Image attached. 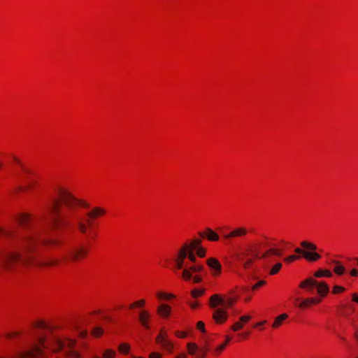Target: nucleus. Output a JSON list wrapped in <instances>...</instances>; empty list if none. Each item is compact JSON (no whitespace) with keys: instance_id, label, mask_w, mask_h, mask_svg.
I'll list each match as a JSON object with an SVG mask.
<instances>
[{"instance_id":"nucleus-1","label":"nucleus","mask_w":358,"mask_h":358,"mask_svg":"<svg viewBox=\"0 0 358 358\" xmlns=\"http://www.w3.org/2000/svg\"><path fill=\"white\" fill-rule=\"evenodd\" d=\"M55 196L49 207L52 227L56 229L75 228L81 234L90 237L93 220L104 215L106 210L95 207L83 217L78 213V207L89 208L87 201L75 197L68 189L61 187H55Z\"/></svg>"},{"instance_id":"nucleus-2","label":"nucleus","mask_w":358,"mask_h":358,"mask_svg":"<svg viewBox=\"0 0 358 358\" xmlns=\"http://www.w3.org/2000/svg\"><path fill=\"white\" fill-rule=\"evenodd\" d=\"M36 230H30L17 238L15 250L3 253L0 258V268L10 271L15 263L36 267L51 266L59 264L62 260L41 252L39 243L44 245L59 243L55 240L41 241Z\"/></svg>"},{"instance_id":"nucleus-3","label":"nucleus","mask_w":358,"mask_h":358,"mask_svg":"<svg viewBox=\"0 0 358 358\" xmlns=\"http://www.w3.org/2000/svg\"><path fill=\"white\" fill-rule=\"evenodd\" d=\"M236 301V298L224 299L218 294H214L210 297V306L214 309L213 318L216 323L222 324L227 320L228 313L225 308L231 307Z\"/></svg>"},{"instance_id":"nucleus-4","label":"nucleus","mask_w":358,"mask_h":358,"mask_svg":"<svg viewBox=\"0 0 358 358\" xmlns=\"http://www.w3.org/2000/svg\"><path fill=\"white\" fill-rule=\"evenodd\" d=\"M182 269L181 276L185 280H192L193 283H199L202 281L201 273L204 271L202 264L186 263Z\"/></svg>"},{"instance_id":"nucleus-5","label":"nucleus","mask_w":358,"mask_h":358,"mask_svg":"<svg viewBox=\"0 0 358 358\" xmlns=\"http://www.w3.org/2000/svg\"><path fill=\"white\" fill-rule=\"evenodd\" d=\"M188 247L187 245H182L175 259L176 268L182 269L186 263L198 264L194 250L188 249Z\"/></svg>"},{"instance_id":"nucleus-6","label":"nucleus","mask_w":358,"mask_h":358,"mask_svg":"<svg viewBox=\"0 0 358 358\" xmlns=\"http://www.w3.org/2000/svg\"><path fill=\"white\" fill-rule=\"evenodd\" d=\"M301 245L303 248L312 252L306 251L299 248H296L294 252L297 254L302 255L308 261L315 262L321 258V255L315 252L317 250V246L315 244L308 241H302Z\"/></svg>"},{"instance_id":"nucleus-7","label":"nucleus","mask_w":358,"mask_h":358,"mask_svg":"<svg viewBox=\"0 0 358 358\" xmlns=\"http://www.w3.org/2000/svg\"><path fill=\"white\" fill-rule=\"evenodd\" d=\"M88 253V250L84 246H77L70 249L66 256L64 257V262H76L84 258Z\"/></svg>"},{"instance_id":"nucleus-8","label":"nucleus","mask_w":358,"mask_h":358,"mask_svg":"<svg viewBox=\"0 0 358 358\" xmlns=\"http://www.w3.org/2000/svg\"><path fill=\"white\" fill-rule=\"evenodd\" d=\"M157 342L162 348L169 352H171L173 350L172 343L167 338V334L164 331H161L158 336L157 337Z\"/></svg>"},{"instance_id":"nucleus-9","label":"nucleus","mask_w":358,"mask_h":358,"mask_svg":"<svg viewBox=\"0 0 358 358\" xmlns=\"http://www.w3.org/2000/svg\"><path fill=\"white\" fill-rule=\"evenodd\" d=\"M206 264L210 268L213 275L217 276L220 274L222 266L217 259L213 257L209 258L206 260Z\"/></svg>"},{"instance_id":"nucleus-10","label":"nucleus","mask_w":358,"mask_h":358,"mask_svg":"<svg viewBox=\"0 0 358 358\" xmlns=\"http://www.w3.org/2000/svg\"><path fill=\"white\" fill-rule=\"evenodd\" d=\"M247 233H248V231L245 227H240L235 228L231 231H230L229 234H225L224 236V237L226 239L237 238V237H242V236L246 235Z\"/></svg>"},{"instance_id":"nucleus-11","label":"nucleus","mask_w":358,"mask_h":358,"mask_svg":"<svg viewBox=\"0 0 358 358\" xmlns=\"http://www.w3.org/2000/svg\"><path fill=\"white\" fill-rule=\"evenodd\" d=\"M150 314L148 310H141L139 312L138 320L141 325L146 329H150L149 320Z\"/></svg>"},{"instance_id":"nucleus-12","label":"nucleus","mask_w":358,"mask_h":358,"mask_svg":"<svg viewBox=\"0 0 358 358\" xmlns=\"http://www.w3.org/2000/svg\"><path fill=\"white\" fill-rule=\"evenodd\" d=\"M316 285H317V281L310 278L303 280L300 283L299 287L306 289L308 292H311L313 288L316 287Z\"/></svg>"},{"instance_id":"nucleus-13","label":"nucleus","mask_w":358,"mask_h":358,"mask_svg":"<svg viewBox=\"0 0 358 358\" xmlns=\"http://www.w3.org/2000/svg\"><path fill=\"white\" fill-rule=\"evenodd\" d=\"M282 255V252L280 249L276 248H270L265 251L260 257H259L257 254L255 255V258L259 259H266L270 255H275L278 257H280Z\"/></svg>"},{"instance_id":"nucleus-14","label":"nucleus","mask_w":358,"mask_h":358,"mask_svg":"<svg viewBox=\"0 0 358 358\" xmlns=\"http://www.w3.org/2000/svg\"><path fill=\"white\" fill-rule=\"evenodd\" d=\"M321 299L316 297H310L303 299L300 303L298 304L299 308H306L310 306L311 304H317L320 303Z\"/></svg>"},{"instance_id":"nucleus-15","label":"nucleus","mask_w":358,"mask_h":358,"mask_svg":"<svg viewBox=\"0 0 358 358\" xmlns=\"http://www.w3.org/2000/svg\"><path fill=\"white\" fill-rule=\"evenodd\" d=\"M316 287L318 294L322 297L325 296L329 291V286L324 282L317 281V285H316Z\"/></svg>"},{"instance_id":"nucleus-16","label":"nucleus","mask_w":358,"mask_h":358,"mask_svg":"<svg viewBox=\"0 0 358 358\" xmlns=\"http://www.w3.org/2000/svg\"><path fill=\"white\" fill-rule=\"evenodd\" d=\"M247 256L246 253H243L238 257V260L241 262L245 269H248L253 264V259L247 258Z\"/></svg>"},{"instance_id":"nucleus-17","label":"nucleus","mask_w":358,"mask_h":358,"mask_svg":"<svg viewBox=\"0 0 358 358\" xmlns=\"http://www.w3.org/2000/svg\"><path fill=\"white\" fill-rule=\"evenodd\" d=\"M171 308L166 304H162L157 308V313L162 317H168L171 314Z\"/></svg>"},{"instance_id":"nucleus-18","label":"nucleus","mask_w":358,"mask_h":358,"mask_svg":"<svg viewBox=\"0 0 358 358\" xmlns=\"http://www.w3.org/2000/svg\"><path fill=\"white\" fill-rule=\"evenodd\" d=\"M206 237L209 241H216L219 239V236L210 229H206ZM201 237L206 236V234L203 232L199 233Z\"/></svg>"},{"instance_id":"nucleus-19","label":"nucleus","mask_w":358,"mask_h":358,"mask_svg":"<svg viewBox=\"0 0 358 358\" xmlns=\"http://www.w3.org/2000/svg\"><path fill=\"white\" fill-rule=\"evenodd\" d=\"M17 219L19 224L23 227H26L31 222L30 215L25 213L20 215Z\"/></svg>"},{"instance_id":"nucleus-20","label":"nucleus","mask_w":358,"mask_h":358,"mask_svg":"<svg viewBox=\"0 0 358 358\" xmlns=\"http://www.w3.org/2000/svg\"><path fill=\"white\" fill-rule=\"evenodd\" d=\"M287 317H288V315L286 313L281 314L280 315L275 317V319L272 324L273 328L279 327L282 324V321L286 320Z\"/></svg>"},{"instance_id":"nucleus-21","label":"nucleus","mask_w":358,"mask_h":358,"mask_svg":"<svg viewBox=\"0 0 358 358\" xmlns=\"http://www.w3.org/2000/svg\"><path fill=\"white\" fill-rule=\"evenodd\" d=\"M332 263L336 264V266L334 268V271L337 275H343L345 272V267L341 265L340 262L336 260H332Z\"/></svg>"},{"instance_id":"nucleus-22","label":"nucleus","mask_w":358,"mask_h":358,"mask_svg":"<svg viewBox=\"0 0 358 358\" xmlns=\"http://www.w3.org/2000/svg\"><path fill=\"white\" fill-rule=\"evenodd\" d=\"M201 241L199 238L193 239L189 243H185L183 245H187L188 249H191L192 250H194V249L201 247Z\"/></svg>"},{"instance_id":"nucleus-23","label":"nucleus","mask_w":358,"mask_h":358,"mask_svg":"<svg viewBox=\"0 0 358 358\" xmlns=\"http://www.w3.org/2000/svg\"><path fill=\"white\" fill-rule=\"evenodd\" d=\"M314 275L316 278H321V277H323V276L331 277L332 276V273L329 270L319 269L318 271H317L315 273Z\"/></svg>"},{"instance_id":"nucleus-24","label":"nucleus","mask_w":358,"mask_h":358,"mask_svg":"<svg viewBox=\"0 0 358 358\" xmlns=\"http://www.w3.org/2000/svg\"><path fill=\"white\" fill-rule=\"evenodd\" d=\"M188 352L191 355H194L196 351L198 350L199 348L195 343H189L187 345Z\"/></svg>"},{"instance_id":"nucleus-25","label":"nucleus","mask_w":358,"mask_h":358,"mask_svg":"<svg viewBox=\"0 0 358 358\" xmlns=\"http://www.w3.org/2000/svg\"><path fill=\"white\" fill-rule=\"evenodd\" d=\"M157 296L161 300H164V299L169 300L171 299H173L175 297V296L173 294H166L164 292H158L157 294Z\"/></svg>"},{"instance_id":"nucleus-26","label":"nucleus","mask_w":358,"mask_h":358,"mask_svg":"<svg viewBox=\"0 0 358 358\" xmlns=\"http://www.w3.org/2000/svg\"><path fill=\"white\" fill-rule=\"evenodd\" d=\"M230 341H231V338H230L229 336H226V341H225V343H222L221 345H220L219 346H217V347L215 349V352L216 353H220L221 351H222V350L225 348V347H226L227 344Z\"/></svg>"},{"instance_id":"nucleus-27","label":"nucleus","mask_w":358,"mask_h":358,"mask_svg":"<svg viewBox=\"0 0 358 358\" xmlns=\"http://www.w3.org/2000/svg\"><path fill=\"white\" fill-rule=\"evenodd\" d=\"M208 350V344L206 343V346H203L202 348L200 349V352L198 355H196V358H205Z\"/></svg>"},{"instance_id":"nucleus-28","label":"nucleus","mask_w":358,"mask_h":358,"mask_svg":"<svg viewBox=\"0 0 358 358\" xmlns=\"http://www.w3.org/2000/svg\"><path fill=\"white\" fill-rule=\"evenodd\" d=\"M194 253L199 257H203L206 255V250L203 247L194 249Z\"/></svg>"},{"instance_id":"nucleus-29","label":"nucleus","mask_w":358,"mask_h":358,"mask_svg":"<svg viewBox=\"0 0 358 358\" xmlns=\"http://www.w3.org/2000/svg\"><path fill=\"white\" fill-rule=\"evenodd\" d=\"M116 355V352L112 350H106L103 353V358H114Z\"/></svg>"},{"instance_id":"nucleus-30","label":"nucleus","mask_w":358,"mask_h":358,"mask_svg":"<svg viewBox=\"0 0 358 358\" xmlns=\"http://www.w3.org/2000/svg\"><path fill=\"white\" fill-rule=\"evenodd\" d=\"M145 304V301L144 299L138 300L129 306V308H134L136 307H143Z\"/></svg>"},{"instance_id":"nucleus-31","label":"nucleus","mask_w":358,"mask_h":358,"mask_svg":"<svg viewBox=\"0 0 358 358\" xmlns=\"http://www.w3.org/2000/svg\"><path fill=\"white\" fill-rule=\"evenodd\" d=\"M103 333V329L99 327H94L92 331V334L95 337L100 336Z\"/></svg>"},{"instance_id":"nucleus-32","label":"nucleus","mask_w":358,"mask_h":358,"mask_svg":"<svg viewBox=\"0 0 358 358\" xmlns=\"http://www.w3.org/2000/svg\"><path fill=\"white\" fill-rule=\"evenodd\" d=\"M282 268V264L281 263H277L275 264L273 268L271 269L270 271V274L271 275H275L279 271L280 269Z\"/></svg>"},{"instance_id":"nucleus-33","label":"nucleus","mask_w":358,"mask_h":358,"mask_svg":"<svg viewBox=\"0 0 358 358\" xmlns=\"http://www.w3.org/2000/svg\"><path fill=\"white\" fill-rule=\"evenodd\" d=\"M76 331L80 338H84L87 337V330L80 329L79 327H76Z\"/></svg>"},{"instance_id":"nucleus-34","label":"nucleus","mask_w":358,"mask_h":358,"mask_svg":"<svg viewBox=\"0 0 358 358\" xmlns=\"http://www.w3.org/2000/svg\"><path fill=\"white\" fill-rule=\"evenodd\" d=\"M129 350V345L126 343H122L119 346V350L122 353H127Z\"/></svg>"},{"instance_id":"nucleus-35","label":"nucleus","mask_w":358,"mask_h":358,"mask_svg":"<svg viewBox=\"0 0 358 358\" xmlns=\"http://www.w3.org/2000/svg\"><path fill=\"white\" fill-rule=\"evenodd\" d=\"M203 292H204L203 289H195L192 291V295L193 297L196 298V297L201 296L203 294Z\"/></svg>"},{"instance_id":"nucleus-36","label":"nucleus","mask_w":358,"mask_h":358,"mask_svg":"<svg viewBox=\"0 0 358 358\" xmlns=\"http://www.w3.org/2000/svg\"><path fill=\"white\" fill-rule=\"evenodd\" d=\"M243 327V324L241 322H236L234 325L231 326V329L233 331H238L241 329Z\"/></svg>"},{"instance_id":"nucleus-37","label":"nucleus","mask_w":358,"mask_h":358,"mask_svg":"<svg viewBox=\"0 0 358 358\" xmlns=\"http://www.w3.org/2000/svg\"><path fill=\"white\" fill-rule=\"evenodd\" d=\"M344 291H345V288L343 287L338 286V285H335L333 289V292L334 294H337V293L342 292Z\"/></svg>"},{"instance_id":"nucleus-38","label":"nucleus","mask_w":358,"mask_h":358,"mask_svg":"<svg viewBox=\"0 0 358 358\" xmlns=\"http://www.w3.org/2000/svg\"><path fill=\"white\" fill-rule=\"evenodd\" d=\"M299 257L298 256H296V255H290L286 258H285V261L287 263H290L294 260H296V259H298Z\"/></svg>"},{"instance_id":"nucleus-39","label":"nucleus","mask_w":358,"mask_h":358,"mask_svg":"<svg viewBox=\"0 0 358 358\" xmlns=\"http://www.w3.org/2000/svg\"><path fill=\"white\" fill-rule=\"evenodd\" d=\"M266 283V281L264 280H260L257 283H256L255 285L252 286V289L253 290L257 289L259 287L264 285Z\"/></svg>"},{"instance_id":"nucleus-40","label":"nucleus","mask_w":358,"mask_h":358,"mask_svg":"<svg viewBox=\"0 0 358 358\" xmlns=\"http://www.w3.org/2000/svg\"><path fill=\"white\" fill-rule=\"evenodd\" d=\"M197 328L201 330L202 332H205V324L203 322L200 321L197 323Z\"/></svg>"},{"instance_id":"nucleus-41","label":"nucleus","mask_w":358,"mask_h":358,"mask_svg":"<svg viewBox=\"0 0 358 358\" xmlns=\"http://www.w3.org/2000/svg\"><path fill=\"white\" fill-rule=\"evenodd\" d=\"M251 317L250 315H244L240 317V320L242 322H247L250 320Z\"/></svg>"},{"instance_id":"nucleus-42","label":"nucleus","mask_w":358,"mask_h":358,"mask_svg":"<svg viewBox=\"0 0 358 358\" xmlns=\"http://www.w3.org/2000/svg\"><path fill=\"white\" fill-rule=\"evenodd\" d=\"M18 332H13V333H8L6 335V338L10 339L15 336H16L17 335H18Z\"/></svg>"},{"instance_id":"nucleus-43","label":"nucleus","mask_w":358,"mask_h":358,"mask_svg":"<svg viewBox=\"0 0 358 358\" xmlns=\"http://www.w3.org/2000/svg\"><path fill=\"white\" fill-rule=\"evenodd\" d=\"M149 358H161V355L157 352H152L150 355Z\"/></svg>"},{"instance_id":"nucleus-44","label":"nucleus","mask_w":358,"mask_h":358,"mask_svg":"<svg viewBox=\"0 0 358 358\" xmlns=\"http://www.w3.org/2000/svg\"><path fill=\"white\" fill-rule=\"evenodd\" d=\"M350 275L354 277L357 276L358 275V270L356 268L352 269L350 271Z\"/></svg>"},{"instance_id":"nucleus-45","label":"nucleus","mask_w":358,"mask_h":358,"mask_svg":"<svg viewBox=\"0 0 358 358\" xmlns=\"http://www.w3.org/2000/svg\"><path fill=\"white\" fill-rule=\"evenodd\" d=\"M176 336L181 338H185L186 336V334L184 332H176Z\"/></svg>"},{"instance_id":"nucleus-46","label":"nucleus","mask_w":358,"mask_h":358,"mask_svg":"<svg viewBox=\"0 0 358 358\" xmlns=\"http://www.w3.org/2000/svg\"><path fill=\"white\" fill-rule=\"evenodd\" d=\"M352 300H353L355 302L358 303V294H357L356 293H354V294H352Z\"/></svg>"},{"instance_id":"nucleus-47","label":"nucleus","mask_w":358,"mask_h":358,"mask_svg":"<svg viewBox=\"0 0 358 358\" xmlns=\"http://www.w3.org/2000/svg\"><path fill=\"white\" fill-rule=\"evenodd\" d=\"M266 321H262V322H257V324H255V327H260L262 325H264V324H266Z\"/></svg>"},{"instance_id":"nucleus-48","label":"nucleus","mask_w":358,"mask_h":358,"mask_svg":"<svg viewBox=\"0 0 358 358\" xmlns=\"http://www.w3.org/2000/svg\"><path fill=\"white\" fill-rule=\"evenodd\" d=\"M352 325L355 327V329H356V331H355V337L358 341V330L357 329V327H356L355 324H352Z\"/></svg>"},{"instance_id":"nucleus-49","label":"nucleus","mask_w":358,"mask_h":358,"mask_svg":"<svg viewBox=\"0 0 358 358\" xmlns=\"http://www.w3.org/2000/svg\"><path fill=\"white\" fill-rule=\"evenodd\" d=\"M175 358H187V355L185 354L181 353L176 356Z\"/></svg>"},{"instance_id":"nucleus-50","label":"nucleus","mask_w":358,"mask_h":358,"mask_svg":"<svg viewBox=\"0 0 358 358\" xmlns=\"http://www.w3.org/2000/svg\"><path fill=\"white\" fill-rule=\"evenodd\" d=\"M199 306L198 303H192L190 304V306L192 308H196Z\"/></svg>"},{"instance_id":"nucleus-51","label":"nucleus","mask_w":358,"mask_h":358,"mask_svg":"<svg viewBox=\"0 0 358 358\" xmlns=\"http://www.w3.org/2000/svg\"><path fill=\"white\" fill-rule=\"evenodd\" d=\"M206 343H208V347H209V346H210V339L207 338V339L206 340V342H205V345H204V346H206Z\"/></svg>"},{"instance_id":"nucleus-52","label":"nucleus","mask_w":358,"mask_h":358,"mask_svg":"<svg viewBox=\"0 0 358 358\" xmlns=\"http://www.w3.org/2000/svg\"><path fill=\"white\" fill-rule=\"evenodd\" d=\"M250 278H253V279H257V276L255 273H252V274L250 275Z\"/></svg>"},{"instance_id":"nucleus-53","label":"nucleus","mask_w":358,"mask_h":358,"mask_svg":"<svg viewBox=\"0 0 358 358\" xmlns=\"http://www.w3.org/2000/svg\"><path fill=\"white\" fill-rule=\"evenodd\" d=\"M14 159H15V161L17 163H18L19 164H20V160H19L17 157H14Z\"/></svg>"},{"instance_id":"nucleus-54","label":"nucleus","mask_w":358,"mask_h":358,"mask_svg":"<svg viewBox=\"0 0 358 358\" xmlns=\"http://www.w3.org/2000/svg\"><path fill=\"white\" fill-rule=\"evenodd\" d=\"M20 190H24V189H25V188L20 187Z\"/></svg>"},{"instance_id":"nucleus-55","label":"nucleus","mask_w":358,"mask_h":358,"mask_svg":"<svg viewBox=\"0 0 358 358\" xmlns=\"http://www.w3.org/2000/svg\"><path fill=\"white\" fill-rule=\"evenodd\" d=\"M1 166H2V164H1V163H0V168H1Z\"/></svg>"},{"instance_id":"nucleus-56","label":"nucleus","mask_w":358,"mask_h":358,"mask_svg":"<svg viewBox=\"0 0 358 358\" xmlns=\"http://www.w3.org/2000/svg\"><path fill=\"white\" fill-rule=\"evenodd\" d=\"M94 358H99V357H94Z\"/></svg>"},{"instance_id":"nucleus-57","label":"nucleus","mask_w":358,"mask_h":358,"mask_svg":"<svg viewBox=\"0 0 358 358\" xmlns=\"http://www.w3.org/2000/svg\"><path fill=\"white\" fill-rule=\"evenodd\" d=\"M358 358V357H357Z\"/></svg>"}]
</instances>
